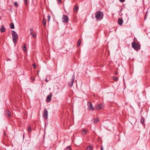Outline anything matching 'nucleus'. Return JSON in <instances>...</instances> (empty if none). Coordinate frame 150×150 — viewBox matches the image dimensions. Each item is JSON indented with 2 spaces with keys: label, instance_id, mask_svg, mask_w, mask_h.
Masks as SVG:
<instances>
[{
  "label": "nucleus",
  "instance_id": "nucleus-5",
  "mask_svg": "<svg viewBox=\"0 0 150 150\" xmlns=\"http://www.w3.org/2000/svg\"><path fill=\"white\" fill-rule=\"evenodd\" d=\"M87 105L88 106L87 109L88 110L93 111L94 108L93 107L92 104L91 102H88Z\"/></svg>",
  "mask_w": 150,
  "mask_h": 150
},
{
  "label": "nucleus",
  "instance_id": "nucleus-11",
  "mask_svg": "<svg viewBox=\"0 0 150 150\" xmlns=\"http://www.w3.org/2000/svg\"><path fill=\"white\" fill-rule=\"evenodd\" d=\"M0 32L1 33H4L5 31L6 28L3 25H2L1 26V28L0 29Z\"/></svg>",
  "mask_w": 150,
  "mask_h": 150
},
{
  "label": "nucleus",
  "instance_id": "nucleus-25",
  "mask_svg": "<svg viewBox=\"0 0 150 150\" xmlns=\"http://www.w3.org/2000/svg\"><path fill=\"white\" fill-rule=\"evenodd\" d=\"M14 6H16V7H18V5L17 3L16 2H15L14 3Z\"/></svg>",
  "mask_w": 150,
  "mask_h": 150
},
{
  "label": "nucleus",
  "instance_id": "nucleus-10",
  "mask_svg": "<svg viewBox=\"0 0 150 150\" xmlns=\"http://www.w3.org/2000/svg\"><path fill=\"white\" fill-rule=\"evenodd\" d=\"M123 21L122 18H119L118 19V23L120 26L122 25Z\"/></svg>",
  "mask_w": 150,
  "mask_h": 150
},
{
  "label": "nucleus",
  "instance_id": "nucleus-1",
  "mask_svg": "<svg viewBox=\"0 0 150 150\" xmlns=\"http://www.w3.org/2000/svg\"><path fill=\"white\" fill-rule=\"evenodd\" d=\"M103 17V13L101 11H98L96 13L95 18L98 21L101 20Z\"/></svg>",
  "mask_w": 150,
  "mask_h": 150
},
{
  "label": "nucleus",
  "instance_id": "nucleus-16",
  "mask_svg": "<svg viewBox=\"0 0 150 150\" xmlns=\"http://www.w3.org/2000/svg\"><path fill=\"white\" fill-rule=\"evenodd\" d=\"M10 28L11 29H14V26L13 23H11L10 24Z\"/></svg>",
  "mask_w": 150,
  "mask_h": 150
},
{
  "label": "nucleus",
  "instance_id": "nucleus-13",
  "mask_svg": "<svg viewBox=\"0 0 150 150\" xmlns=\"http://www.w3.org/2000/svg\"><path fill=\"white\" fill-rule=\"evenodd\" d=\"M43 24L44 26H45L46 23V20L45 18H44L42 21Z\"/></svg>",
  "mask_w": 150,
  "mask_h": 150
},
{
  "label": "nucleus",
  "instance_id": "nucleus-29",
  "mask_svg": "<svg viewBox=\"0 0 150 150\" xmlns=\"http://www.w3.org/2000/svg\"><path fill=\"white\" fill-rule=\"evenodd\" d=\"M33 28H31L30 29V34H32V32L33 31Z\"/></svg>",
  "mask_w": 150,
  "mask_h": 150
},
{
  "label": "nucleus",
  "instance_id": "nucleus-6",
  "mask_svg": "<svg viewBox=\"0 0 150 150\" xmlns=\"http://www.w3.org/2000/svg\"><path fill=\"white\" fill-rule=\"evenodd\" d=\"M69 21L68 17L65 15H63L62 18V21L64 23H67Z\"/></svg>",
  "mask_w": 150,
  "mask_h": 150
},
{
  "label": "nucleus",
  "instance_id": "nucleus-28",
  "mask_svg": "<svg viewBox=\"0 0 150 150\" xmlns=\"http://www.w3.org/2000/svg\"><path fill=\"white\" fill-rule=\"evenodd\" d=\"M24 2L25 4L26 5H27L28 4V1L27 0H24Z\"/></svg>",
  "mask_w": 150,
  "mask_h": 150
},
{
  "label": "nucleus",
  "instance_id": "nucleus-15",
  "mask_svg": "<svg viewBox=\"0 0 150 150\" xmlns=\"http://www.w3.org/2000/svg\"><path fill=\"white\" fill-rule=\"evenodd\" d=\"M6 115L9 117H11L10 112L9 110H7L6 112Z\"/></svg>",
  "mask_w": 150,
  "mask_h": 150
},
{
  "label": "nucleus",
  "instance_id": "nucleus-24",
  "mask_svg": "<svg viewBox=\"0 0 150 150\" xmlns=\"http://www.w3.org/2000/svg\"><path fill=\"white\" fill-rule=\"evenodd\" d=\"M113 80L115 81H117L118 80L117 77L115 76H114L113 77Z\"/></svg>",
  "mask_w": 150,
  "mask_h": 150
},
{
  "label": "nucleus",
  "instance_id": "nucleus-36",
  "mask_svg": "<svg viewBox=\"0 0 150 150\" xmlns=\"http://www.w3.org/2000/svg\"><path fill=\"white\" fill-rule=\"evenodd\" d=\"M24 137H25L24 134H23V139H24Z\"/></svg>",
  "mask_w": 150,
  "mask_h": 150
},
{
  "label": "nucleus",
  "instance_id": "nucleus-3",
  "mask_svg": "<svg viewBox=\"0 0 150 150\" xmlns=\"http://www.w3.org/2000/svg\"><path fill=\"white\" fill-rule=\"evenodd\" d=\"M132 47L136 50H139L140 49V46L135 42L132 43Z\"/></svg>",
  "mask_w": 150,
  "mask_h": 150
},
{
  "label": "nucleus",
  "instance_id": "nucleus-38",
  "mask_svg": "<svg viewBox=\"0 0 150 150\" xmlns=\"http://www.w3.org/2000/svg\"><path fill=\"white\" fill-rule=\"evenodd\" d=\"M31 79H32V80H33V78H31Z\"/></svg>",
  "mask_w": 150,
  "mask_h": 150
},
{
  "label": "nucleus",
  "instance_id": "nucleus-23",
  "mask_svg": "<svg viewBox=\"0 0 150 150\" xmlns=\"http://www.w3.org/2000/svg\"><path fill=\"white\" fill-rule=\"evenodd\" d=\"M93 148V147L91 146H89L87 147V150H91Z\"/></svg>",
  "mask_w": 150,
  "mask_h": 150
},
{
  "label": "nucleus",
  "instance_id": "nucleus-33",
  "mask_svg": "<svg viewBox=\"0 0 150 150\" xmlns=\"http://www.w3.org/2000/svg\"><path fill=\"white\" fill-rule=\"evenodd\" d=\"M100 149H101V150H103V148L102 146H101Z\"/></svg>",
  "mask_w": 150,
  "mask_h": 150
},
{
  "label": "nucleus",
  "instance_id": "nucleus-32",
  "mask_svg": "<svg viewBox=\"0 0 150 150\" xmlns=\"http://www.w3.org/2000/svg\"><path fill=\"white\" fill-rule=\"evenodd\" d=\"M61 0H57V2H58V4L61 2Z\"/></svg>",
  "mask_w": 150,
  "mask_h": 150
},
{
  "label": "nucleus",
  "instance_id": "nucleus-35",
  "mask_svg": "<svg viewBox=\"0 0 150 150\" xmlns=\"http://www.w3.org/2000/svg\"><path fill=\"white\" fill-rule=\"evenodd\" d=\"M4 136H6V133H5V132L4 131Z\"/></svg>",
  "mask_w": 150,
  "mask_h": 150
},
{
  "label": "nucleus",
  "instance_id": "nucleus-26",
  "mask_svg": "<svg viewBox=\"0 0 150 150\" xmlns=\"http://www.w3.org/2000/svg\"><path fill=\"white\" fill-rule=\"evenodd\" d=\"M31 35H32V36L33 37H36V33H32V34H31Z\"/></svg>",
  "mask_w": 150,
  "mask_h": 150
},
{
  "label": "nucleus",
  "instance_id": "nucleus-7",
  "mask_svg": "<svg viewBox=\"0 0 150 150\" xmlns=\"http://www.w3.org/2000/svg\"><path fill=\"white\" fill-rule=\"evenodd\" d=\"M48 114V112L47 109L45 108L42 115L43 117L45 119H46L47 118Z\"/></svg>",
  "mask_w": 150,
  "mask_h": 150
},
{
  "label": "nucleus",
  "instance_id": "nucleus-22",
  "mask_svg": "<svg viewBox=\"0 0 150 150\" xmlns=\"http://www.w3.org/2000/svg\"><path fill=\"white\" fill-rule=\"evenodd\" d=\"M98 118H96L94 119L93 122L94 123H96L98 122Z\"/></svg>",
  "mask_w": 150,
  "mask_h": 150
},
{
  "label": "nucleus",
  "instance_id": "nucleus-4",
  "mask_svg": "<svg viewBox=\"0 0 150 150\" xmlns=\"http://www.w3.org/2000/svg\"><path fill=\"white\" fill-rule=\"evenodd\" d=\"M94 107L96 110H99L104 108V105L103 104L101 103L96 105Z\"/></svg>",
  "mask_w": 150,
  "mask_h": 150
},
{
  "label": "nucleus",
  "instance_id": "nucleus-18",
  "mask_svg": "<svg viewBox=\"0 0 150 150\" xmlns=\"http://www.w3.org/2000/svg\"><path fill=\"white\" fill-rule=\"evenodd\" d=\"M28 133H30L31 131V128L30 127L28 126Z\"/></svg>",
  "mask_w": 150,
  "mask_h": 150
},
{
  "label": "nucleus",
  "instance_id": "nucleus-20",
  "mask_svg": "<svg viewBox=\"0 0 150 150\" xmlns=\"http://www.w3.org/2000/svg\"><path fill=\"white\" fill-rule=\"evenodd\" d=\"M81 42V40L80 39H79L77 42V44L78 46H79Z\"/></svg>",
  "mask_w": 150,
  "mask_h": 150
},
{
  "label": "nucleus",
  "instance_id": "nucleus-2",
  "mask_svg": "<svg viewBox=\"0 0 150 150\" xmlns=\"http://www.w3.org/2000/svg\"><path fill=\"white\" fill-rule=\"evenodd\" d=\"M12 35L13 38V41L15 43H16L18 40V35L14 30L12 31Z\"/></svg>",
  "mask_w": 150,
  "mask_h": 150
},
{
  "label": "nucleus",
  "instance_id": "nucleus-21",
  "mask_svg": "<svg viewBox=\"0 0 150 150\" xmlns=\"http://www.w3.org/2000/svg\"><path fill=\"white\" fill-rule=\"evenodd\" d=\"M71 147L70 146H69L67 148H66L64 150H71Z\"/></svg>",
  "mask_w": 150,
  "mask_h": 150
},
{
  "label": "nucleus",
  "instance_id": "nucleus-31",
  "mask_svg": "<svg viewBox=\"0 0 150 150\" xmlns=\"http://www.w3.org/2000/svg\"><path fill=\"white\" fill-rule=\"evenodd\" d=\"M119 1L122 3H123L125 1V0H119Z\"/></svg>",
  "mask_w": 150,
  "mask_h": 150
},
{
  "label": "nucleus",
  "instance_id": "nucleus-9",
  "mask_svg": "<svg viewBox=\"0 0 150 150\" xmlns=\"http://www.w3.org/2000/svg\"><path fill=\"white\" fill-rule=\"evenodd\" d=\"M52 94L51 93H50L47 96L46 100V102L48 103L50 102L51 100Z\"/></svg>",
  "mask_w": 150,
  "mask_h": 150
},
{
  "label": "nucleus",
  "instance_id": "nucleus-34",
  "mask_svg": "<svg viewBox=\"0 0 150 150\" xmlns=\"http://www.w3.org/2000/svg\"><path fill=\"white\" fill-rule=\"evenodd\" d=\"M45 81L47 82H48V81L47 80V79H46L45 80Z\"/></svg>",
  "mask_w": 150,
  "mask_h": 150
},
{
  "label": "nucleus",
  "instance_id": "nucleus-12",
  "mask_svg": "<svg viewBox=\"0 0 150 150\" xmlns=\"http://www.w3.org/2000/svg\"><path fill=\"white\" fill-rule=\"evenodd\" d=\"M79 9V8L78 6L77 5H75L74 6V11H78Z\"/></svg>",
  "mask_w": 150,
  "mask_h": 150
},
{
  "label": "nucleus",
  "instance_id": "nucleus-30",
  "mask_svg": "<svg viewBox=\"0 0 150 150\" xmlns=\"http://www.w3.org/2000/svg\"><path fill=\"white\" fill-rule=\"evenodd\" d=\"M33 68L34 69H35L36 68V66H35V64H33Z\"/></svg>",
  "mask_w": 150,
  "mask_h": 150
},
{
  "label": "nucleus",
  "instance_id": "nucleus-8",
  "mask_svg": "<svg viewBox=\"0 0 150 150\" xmlns=\"http://www.w3.org/2000/svg\"><path fill=\"white\" fill-rule=\"evenodd\" d=\"M75 77L74 75V74L72 77V79L71 81L69 82V86L70 87H71L73 85V83L74 82Z\"/></svg>",
  "mask_w": 150,
  "mask_h": 150
},
{
  "label": "nucleus",
  "instance_id": "nucleus-17",
  "mask_svg": "<svg viewBox=\"0 0 150 150\" xmlns=\"http://www.w3.org/2000/svg\"><path fill=\"white\" fill-rule=\"evenodd\" d=\"M87 130L86 129H83L82 132V134L83 135H85L86 133Z\"/></svg>",
  "mask_w": 150,
  "mask_h": 150
},
{
  "label": "nucleus",
  "instance_id": "nucleus-14",
  "mask_svg": "<svg viewBox=\"0 0 150 150\" xmlns=\"http://www.w3.org/2000/svg\"><path fill=\"white\" fill-rule=\"evenodd\" d=\"M145 120L143 117H141L140 120V122L142 124H144V122Z\"/></svg>",
  "mask_w": 150,
  "mask_h": 150
},
{
  "label": "nucleus",
  "instance_id": "nucleus-27",
  "mask_svg": "<svg viewBox=\"0 0 150 150\" xmlns=\"http://www.w3.org/2000/svg\"><path fill=\"white\" fill-rule=\"evenodd\" d=\"M47 18H48V21H49L50 20V15L49 14L48 15V16H47Z\"/></svg>",
  "mask_w": 150,
  "mask_h": 150
},
{
  "label": "nucleus",
  "instance_id": "nucleus-19",
  "mask_svg": "<svg viewBox=\"0 0 150 150\" xmlns=\"http://www.w3.org/2000/svg\"><path fill=\"white\" fill-rule=\"evenodd\" d=\"M23 51H26L27 48L26 45H24V46H23Z\"/></svg>",
  "mask_w": 150,
  "mask_h": 150
},
{
  "label": "nucleus",
  "instance_id": "nucleus-37",
  "mask_svg": "<svg viewBox=\"0 0 150 150\" xmlns=\"http://www.w3.org/2000/svg\"><path fill=\"white\" fill-rule=\"evenodd\" d=\"M35 80V79H33V81Z\"/></svg>",
  "mask_w": 150,
  "mask_h": 150
}]
</instances>
